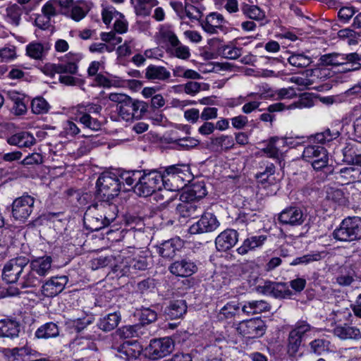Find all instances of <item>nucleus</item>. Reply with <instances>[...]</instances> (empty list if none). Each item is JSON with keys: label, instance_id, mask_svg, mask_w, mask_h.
Wrapping results in <instances>:
<instances>
[{"label": "nucleus", "instance_id": "ea45409f", "mask_svg": "<svg viewBox=\"0 0 361 361\" xmlns=\"http://www.w3.org/2000/svg\"><path fill=\"white\" fill-rule=\"evenodd\" d=\"M11 355L17 361H30L32 357H38L39 353L30 347L24 346L13 348Z\"/></svg>", "mask_w": 361, "mask_h": 361}, {"label": "nucleus", "instance_id": "6e6552de", "mask_svg": "<svg viewBox=\"0 0 361 361\" xmlns=\"http://www.w3.org/2000/svg\"><path fill=\"white\" fill-rule=\"evenodd\" d=\"M236 331L247 338H257L265 334L266 325L260 318H253L238 323Z\"/></svg>", "mask_w": 361, "mask_h": 361}, {"label": "nucleus", "instance_id": "338daca9", "mask_svg": "<svg viewBox=\"0 0 361 361\" xmlns=\"http://www.w3.org/2000/svg\"><path fill=\"white\" fill-rule=\"evenodd\" d=\"M87 11L86 8L74 4L71 7L70 16L75 21H80L86 16Z\"/></svg>", "mask_w": 361, "mask_h": 361}, {"label": "nucleus", "instance_id": "680f3d73", "mask_svg": "<svg viewBox=\"0 0 361 361\" xmlns=\"http://www.w3.org/2000/svg\"><path fill=\"white\" fill-rule=\"evenodd\" d=\"M80 132V130L75 123L72 121H67L63 124L61 135L67 138L74 137L75 135H78Z\"/></svg>", "mask_w": 361, "mask_h": 361}, {"label": "nucleus", "instance_id": "7ed1b4c3", "mask_svg": "<svg viewBox=\"0 0 361 361\" xmlns=\"http://www.w3.org/2000/svg\"><path fill=\"white\" fill-rule=\"evenodd\" d=\"M52 259L50 256L37 257L29 264V271L22 277L19 285L22 288L36 287L42 279L51 271Z\"/></svg>", "mask_w": 361, "mask_h": 361}, {"label": "nucleus", "instance_id": "37998d69", "mask_svg": "<svg viewBox=\"0 0 361 361\" xmlns=\"http://www.w3.org/2000/svg\"><path fill=\"white\" fill-rule=\"evenodd\" d=\"M59 334L58 326L54 322H48L42 325L35 331L37 338H50L56 337Z\"/></svg>", "mask_w": 361, "mask_h": 361}, {"label": "nucleus", "instance_id": "dca6fc26", "mask_svg": "<svg viewBox=\"0 0 361 361\" xmlns=\"http://www.w3.org/2000/svg\"><path fill=\"white\" fill-rule=\"evenodd\" d=\"M220 224L216 216L212 213H204L196 223L191 225L189 231L191 234H199L212 232L216 230Z\"/></svg>", "mask_w": 361, "mask_h": 361}, {"label": "nucleus", "instance_id": "49530a36", "mask_svg": "<svg viewBox=\"0 0 361 361\" xmlns=\"http://www.w3.org/2000/svg\"><path fill=\"white\" fill-rule=\"evenodd\" d=\"M50 73H70L75 74L78 71V66L75 62L66 63L50 64L45 68Z\"/></svg>", "mask_w": 361, "mask_h": 361}, {"label": "nucleus", "instance_id": "c03bdc74", "mask_svg": "<svg viewBox=\"0 0 361 361\" xmlns=\"http://www.w3.org/2000/svg\"><path fill=\"white\" fill-rule=\"evenodd\" d=\"M355 271L350 266H343L340 268L336 279L340 286H346L355 281Z\"/></svg>", "mask_w": 361, "mask_h": 361}, {"label": "nucleus", "instance_id": "c756f323", "mask_svg": "<svg viewBox=\"0 0 361 361\" xmlns=\"http://www.w3.org/2000/svg\"><path fill=\"white\" fill-rule=\"evenodd\" d=\"M187 312L186 302L183 300H175L165 308L164 314L169 319L181 318Z\"/></svg>", "mask_w": 361, "mask_h": 361}, {"label": "nucleus", "instance_id": "f704fd0d", "mask_svg": "<svg viewBox=\"0 0 361 361\" xmlns=\"http://www.w3.org/2000/svg\"><path fill=\"white\" fill-rule=\"evenodd\" d=\"M134 11L137 16H148L152 8L158 5L157 0H130Z\"/></svg>", "mask_w": 361, "mask_h": 361}, {"label": "nucleus", "instance_id": "9b49d317", "mask_svg": "<svg viewBox=\"0 0 361 361\" xmlns=\"http://www.w3.org/2000/svg\"><path fill=\"white\" fill-rule=\"evenodd\" d=\"M35 199L30 195H23L16 199L12 204L13 217L18 221H24L32 214Z\"/></svg>", "mask_w": 361, "mask_h": 361}, {"label": "nucleus", "instance_id": "5701e85b", "mask_svg": "<svg viewBox=\"0 0 361 361\" xmlns=\"http://www.w3.org/2000/svg\"><path fill=\"white\" fill-rule=\"evenodd\" d=\"M176 207V212L182 218H195L202 212V208L198 201L182 200Z\"/></svg>", "mask_w": 361, "mask_h": 361}, {"label": "nucleus", "instance_id": "e2e57ef3", "mask_svg": "<svg viewBox=\"0 0 361 361\" xmlns=\"http://www.w3.org/2000/svg\"><path fill=\"white\" fill-rule=\"evenodd\" d=\"M343 157L345 161L361 166V154H356L353 147H345L343 149Z\"/></svg>", "mask_w": 361, "mask_h": 361}, {"label": "nucleus", "instance_id": "cd10ccee", "mask_svg": "<svg viewBox=\"0 0 361 361\" xmlns=\"http://www.w3.org/2000/svg\"><path fill=\"white\" fill-rule=\"evenodd\" d=\"M100 202L94 205V209H97V212H100L106 224L109 225L116 219L118 209L114 204L110 203V201L99 200Z\"/></svg>", "mask_w": 361, "mask_h": 361}, {"label": "nucleus", "instance_id": "423d86ee", "mask_svg": "<svg viewBox=\"0 0 361 361\" xmlns=\"http://www.w3.org/2000/svg\"><path fill=\"white\" fill-rule=\"evenodd\" d=\"M334 238L339 241L350 242L361 239V217L353 216L342 221L333 232Z\"/></svg>", "mask_w": 361, "mask_h": 361}, {"label": "nucleus", "instance_id": "4c0bfd02", "mask_svg": "<svg viewBox=\"0 0 361 361\" xmlns=\"http://www.w3.org/2000/svg\"><path fill=\"white\" fill-rule=\"evenodd\" d=\"M207 195V190L203 183L193 184L191 188L180 195V200L196 201L202 199Z\"/></svg>", "mask_w": 361, "mask_h": 361}, {"label": "nucleus", "instance_id": "bf43d9fd", "mask_svg": "<svg viewBox=\"0 0 361 361\" xmlns=\"http://www.w3.org/2000/svg\"><path fill=\"white\" fill-rule=\"evenodd\" d=\"M220 53L224 58L233 60L241 55L242 49L233 45H224L220 48Z\"/></svg>", "mask_w": 361, "mask_h": 361}, {"label": "nucleus", "instance_id": "aec40b11", "mask_svg": "<svg viewBox=\"0 0 361 361\" xmlns=\"http://www.w3.org/2000/svg\"><path fill=\"white\" fill-rule=\"evenodd\" d=\"M170 272L180 277H188L197 270L196 264L189 259H182L173 262L169 267Z\"/></svg>", "mask_w": 361, "mask_h": 361}, {"label": "nucleus", "instance_id": "6ab92c4d", "mask_svg": "<svg viewBox=\"0 0 361 361\" xmlns=\"http://www.w3.org/2000/svg\"><path fill=\"white\" fill-rule=\"evenodd\" d=\"M163 36L164 39L170 43L173 56L183 60H186L190 58V49L180 43L173 32L171 30L165 31L163 33Z\"/></svg>", "mask_w": 361, "mask_h": 361}, {"label": "nucleus", "instance_id": "09e8293b", "mask_svg": "<svg viewBox=\"0 0 361 361\" xmlns=\"http://www.w3.org/2000/svg\"><path fill=\"white\" fill-rule=\"evenodd\" d=\"M244 15L255 20H261L264 18L265 13L258 6L244 4L241 7Z\"/></svg>", "mask_w": 361, "mask_h": 361}, {"label": "nucleus", "instance_id": "473e14b6", "mask_svg": "<svg viewBox=\"0 0 361 361\" xmlns=\"http://www.w3.org/2000/svg\"><path fill=\"white\" fill-rule=\"evenodd\" d=\"M211 146L219 152H228L235 146L234 139L229 135H220L211 138Z\"/></svg>", "mask_w": 361, "mask_h": 361}, {"label": "nucleus", "instance_id": "4d7b16f0", "mask_svg": "<svg viewBox=\"0 0 361 361\" xmlns=\"http://www.w3.org/2000/svg\"><path fill=\"white\" fill-rule=\"evenodd\" d=\"M340 133L338 130L331 132L329 129L324 132L317 133L314 137V141L318 144L324 145L337 138Z\"/></svg>", "mask_w": 361, "mask_h": 361}, {"label": "nucleus", "instance_id": "f8f14e48", "mask_svg": "<svg viewBox=\"0 0 361 361\" xmlns=\"http://www.w3.org/2000/svg\"><path fill=\"white\" fill-rule=\"evenodd\" d=\"M174 349V342L169 337L154 339L147 348L151 359L157 360L169 355Z\"/></svg>", "mask_w": 361, "mask_h": 361}, {"label": "nucleus", "instance_id": "13d9d810", "mask_svg": "<svg viewBox=\"0 0 361 361\" xmlns=\"http://www.w3.org/2000/svg\"><path fill=\"white\" fill-rule=\"evenodd\" d=\"M289 63L298 68H305L311 63V59L302 54H293L288 58Z\"/></svg>", "mask_w": 361, "mask_h": 361}, {"label": "nucleus", "instance_id": "052dcab7", "mask_svg": "<svg viewBox=\"0 0 361 361\" xmlns=\"http://www.w3.org/2000/svg\"><path fill=\"white\" fill-rule=\"evenodd\" d=\"M123 13L118 12L116 8L111 6H106L102 8V17L104 24L109 25L113 18H117L121 16Z\"/></svg>", "mask_w": 361, "mask_h": 361}, {"label": "nucleus", "instance_id": "39448f33", "mask_svg": "<svg viewBox=\"0 0 361 361\" xmlns=\"http://www.w3.org/2000/svg\"><path fill=\"white\" fill-rule=\"evenodd\" d=\"M96 185L97 198L99 200L110 201L118 196L121 190L119 177L111 172L102 173L98 178Z\"/></svg>", "mask_w": 361, "mask_h": 361}, {"label": "nucleus", "instance_id": "f257e3e1", "mask_svg": "<svg viewBox=\"0 0 361 361\" xmlns=\"http://www.w3.org/2000/svg\"><path fill=\"white\" fill-rule=\"evenodd\" d=\"M187 164L168 166L163 172L158 170L142 171L140 182L135 185V192L139 196L148 197L161 190L164 186L168 190H178L185 185L183 181L188 176Z\"/></svg>", "mask_w": 361, "mask_h": 361}, {"label": "nucleus", "instance_id": "20e7f679", "mask_svg": "<svg viewBox=\"0 0 361 361\" xmlns=\"http://www.w3.org/2000/svg\"><path fill=\"white\" fill-rule=\"evenodd\" d=\"M102 106L94 103H82L75 107V120L85 128L93 131L101 128V122L97 116L100 114Z\"/></svg>", "mask_w": 361, "mask_h": 361}, {"label": "nucleus", "instance_id": "864d4df0", "mask_svg": "<svg viewBox=\"0 0 361 361\" xmlns=\"http://www.w3.org/2000/svg\"><path fill=\"white\" fill-rule=\"evenodd\" d=\"M302 341L295 337L290 333L288 334L287 340V353L290 357H295L299 355Z\"/></svg>", "mask_w": 361, "mask_h": 361}, {"label": "nucleus", "instance_id": "79ce46f5", "mask_svg": "<svg viewBox=\"0 0 361 361\" xmlns=\"http://www.w3.org/2000/svg\"><path fill=\"white\" fill-rule=\"evenodd\" d=\"M312 106V103L310 101L306 100L305 99H300L298 102H293L287 107L283 103H275L268 106L267 110L269 112H276L281 111L286 109H302L309 108Z\"/></svg>", "mask_w": 361, "mask_h": 361}, {"label": "nucleus", "instance_id": "393cba45", "mask_svg": "<svg viewBox=\"0 0 361 361\" xmlns=\"http://www.w3.org/2000/svg\"><path fill=\"white\" fill-rule=\"evenodd\" d=\"M267 240L264 235H252L245 238L240 246L236 251L240 255H245L250 252L255 251L256 249L261 247Z\"/></svg>", "mask_w": 361, "mask_h": 361}, {"label": "nucleus", "instance_id": "a211bd4d", "mask_svg": "<svg viewBox=\"0 0 361 361\" xmlns=\"http://www.w3.org/2000/svg\"><path fill=\"white\" fill-rule=\"evenodd\" d=\"M75 355L82 360L92 357L97 351L96 343L90 338L80 337L73 343Z\"/></svg>", "mask_w": 361, "mask_h": 361}, {"label": "nucleus", "instance_id": "2eb2a0df", "mask_svg": "<svg viewBox=\"0 0 361 361\" xmlns=\"http://www.w3.org/2000/svg\"><path fill=\"white\" fill-rule=\"evenodd\" d=\"M257 290L264 295L279 299L290 298L292 295L291 290L285 283L267 281L263 285L257 286Z\"/></svg>", "mask_w": 361, "mask_h": 361}, {"label": "nucleus", "instance_id": "b1692460", "mask_svg": "<svg viewBox=\"0 0 361 361\" xmlns=\"http://www.w3.org/2000/svg\"><path fill=\"white\" fill-rule=\"evenodd\" d=\"M183 241L179 238H174L163 242L159 246V253L164 258L172 259L183 247Z\"/></svg>", "mask_w": 361, "mask_h": 361}, {"label": "nucleus", "instance_id": "1a4fd4ad", "mask_svg": "<svg viewBox=\"0 0 361 361\" xmlns=\"http://www.w3.org/2000/svg\"><path fill=\"white\" fill-rule=\"evenodd\" d=\"M28 263L29 259L23 256L10 259L4 265L2 273L3 279L9 283H16Z\"/></svg>", "mask_w": 361, "mask_h": 361}, {"label": "nucleus", "instance_id": "9d476101", "mask_svg": "<svg viewBox=\"0 0 361 361\" xmlns=\"http://www.w3.org/2000/svg\"><path fill=\"white\" fill-rule=\"evenodd\" d=\"M126 257V252L121 251L106 256H100L92 261V268L109 267L114 272L121 274V264Z\"/></svg>", "mask_w": 361, "mask_h": 361}, {"label": "nucleus", "instance_id": "72a5a7b5", "mask_svg": "<svg viewBox=\"0 0 361 361\" xmlns=\"http://www.w3.org/2000/svg\"><path fill=\"white\" fill-rule=\"evenodd\" d=\"M51 46L49 42H31L27 45V54L34 59H42L50 49Z\"/></svg>", "mask_w": 361, "mask_h": 361}, {"label": "nucleus", "instance_id": "bb28decb", "mask_svg": "<svg viewBox=\"0 0 361 361\" xmlns=\"http://www.w3.org/2000/svg\"><path fill=\"white\" fill-rule=\"evenodd\" d=\"M145 78L152 81H166L171 78V73L164 66L149 65L145 69Z\"/></svg>", "mask_w": 361, "mask_h": 361}, {"label": "nucleus", "instance_id": "6e6d98bb", "mask_svg": "<svg viewBox=\"0 0 361 361\" xmlns=\"http://www.w3.org/2000/svg\"><path fill=\"white\" fill-rule=\"evenodd\" d=\"M50 108L48 102L41 97H36L31 102L32 111L35 114H43L48 112Z\"/></svg>", "mask_w": 361, "mask_h": 361}, {"label": "nucleus", "instance_id": "a18cd8bd", "mask_svg": "<svg viewBox=\"0 0 361 361\" xmlns=\"http://www.w3.org/2000/svg\"><path fill=\"white\" fill-rule=\"evenodd\" d=\"M324 256L325 253L324 252L312 251L307 255L295 258L290 262V265H307L310 263L321 260Z\"/></svg>", "mask_w": 361, "mask_h": 361}, {"label": "nucleus", "instance_id": "a19ab883", "mask_svg": "<svg viewBox=\"0 0 361 361\" xmlns=\"http://www.w3.org/2000/svg\"><path fill=\"white\" fill-rule=\"evenodd\" d=\"M240 313L239 303L235 301L227 302L218 314L219 320H231Z\"/></svg>", "mask_w": 361, "mask_h": 361}, {"label": "nucleus", "instance_id": "5fc2aeb1", "mask_svg": "<svg viewBox=\"0 0 361 361\" xmlns=\"http://www.w3.org/2000/svg\"><path fill=\"white\" fill-rule=\"evenodd\" d=\"M141 327L140 325H128L118 329L116 334L121 338H129L139 336V331Z\"/></svg>", "mask_w": 361, "mask_h": 361}, {"label": "nucleus", "instance_id": "ddd939ff", "mask_svg": "<svg viewBox=\"0 0 361 361\" xmlns=\"http://www.w3.org/2000/svg\"><path fill=\"white\" fill-rule=\"evenodd\" d=\"M126 257L121 267V275L125 276L134 274L137 271H142L147 269L148 262L146 256L137 254L133 257L128 255L126 250Z\"/></svg>", "mask_w": 361, "mask_h": 361}, {"label": "nucleus", "instance_id": "58836bf2", "mask_svg": "<svg viewBox=\"0 0 361 361\" xmlns=\"http://www.w3.org/2000/svg\"><path fill=\"white\" fill-rule=\"evenodd\" d=\"M121 319V314L118 312H114L101 318L97 325L101 330L104 331H110L117 327Z\"/></svg>", "mask_w": 361, "mask_h": 361}, {"label": "nucleus", "instance_id": "e433bc0d", "mask_svg": "<svg viewBox=\"0 0 361 361\" xmlns=\"http://www.w3.org/2000/svg\"><path fill=\"white\" fill-rule=\"evenodd\" d=\"M318 329L312 326L305 320L298 321L292 329L289 331L292 335L302 341V339L311 333L317 331Z\"/></svg>", "mask_w": 361, "mask_h": 361}, {"label": "nucleus", "instance_id": "2f4dec72", "mask_svg": "<svg viewBox=\"0 0 361 361\" xmlns=\"http://www.w3.org/2000/svg\"><path fill=\"white\" fill-rule=\"evenodd\" d=\"M334 334L342 340L361 338L360 329L348 324L336 326L334 329Z\"/></svg>", "mask_w": 361, "mask_h": 361}, {"label": "nucleus", "instance_id": "774afa93", "mask_svg": "<svg viewBox=\"0 0 361 361\" xmlns=\"http://www.w3.org/2000/svg\"><path fill=\"white\" fill-rule=\"evenodd\" d=\"M157 312L149 308H144L141 311L140 321L143 324H147L156 321Z\"/></svg>", "mask_w": 361, "mask_h": 361}, {"label": "nucleus", "instance_id": "69168bd1", "mask_svg": "<svg viewBox=\"0 0 361 361\" xmlns=\"http://www.w3.org/2000/svg\"><path fill=\"white\" fill-rule=\"evenodd\" d=\"M174 142L183 149L188 150L195 147L200 144V141L191 137H185L176 139Z\"/></svg>", "mask_w": 361, "mask_h": 361}, {"label": "nucleus", "instance_id": "f03ea898", "mask_svg": "<svg viewBox=\"0 0 361 361\" xmlns=\"http://www.w3.org/2000/svg\"><path fill=\"white\" fill-rule=\"evenodd\" d=\"M108 99L116 104L118 116L126 121L140 119L147 111L148 105L142 101L133 99L121 93H110Z\"/></svg>", "mask_w": 361, "mask_h": 361}, {"label": "nucleus", "instance_id": "de8ad7c7", "mask_svg": "<svg viewBox=\"0 0 361 361\" xmlns=\"http://www.w3.org/2000/svg\"><path fill=\"white\" fill-rule=\"evenodd\" d=\"M132 343L126 341L118 346H114L113 348L116 350L115 355L126 360L135 357V351L132 348Z\"/></svg>", "mask_w": 361, "mask_h": 361}, {"label": "nucleus", "instance_id": "0e129e2a", "mask_svg": "<svg viewBox=\"0 0 361 361\" xmlns=\"http://www.w3.org/2000/svg\"><path fill=\"white\" fill-rule=\"evenodd\" d=\"M343 65H350V69L359 70L361 67L359 61L361 57L357 53H350L349 54H343Z\"/></svg>", "mask_w": 361, "mask_h": 361}, {"label": "nucleus", "instance_id": "8fccbe9b", "mask_svg": "<svg viewBox=\"0 0 361 361\" xmlns=\"http://www.w3.org/2000/svg\"><path fill=\"white\" fill-rule=\"evenodd\" d=\"M142 171H126L121 173L118 176L121 180V185L126 183L128 186L135 185L137 182H140Z\"/></svg>", "mask_w": 361, "mask_h": 361}, {"label": "nucleus", "instance_id": "0eeeda50", "mask_svg": "<svg viewBox=\"0 0 361 361\" xmlns=\"http://www.w3.org/2000/svg\"><path fill=\"white\" fill-rule=\"evenodd\" d=\"M302 157L305 161L310 162L316 171L327 166L329 162V155L326 149L316 145L307 146L303 150Z\"/></svg>", "mask_w": 361, "mask_h": 361}, {"label": "nucleus", "instance_id": "3c124183", "mask_svg": "<svg viewBox=\"0 0 361 361\" xmlns=\"http://www.w3.org/2000/svg\"><path fill=\"white\" fill-rule=\"evenodd\" d=\"M24 7L14 4L6 8V16L11 20L12 23L18 25L20 20V17L23 13Z\"/></svg>", "mask_w": 361, "mask_h": 361}, {"label": "nucleus", "instance_id": "c85d7f7f", "mask_svg": "<svg viewBox=\"0 0 361 361\" xmlns=\"http://www.w3.org/2000/svg\"><path fill=\"white\" fill-rule=\"evenodd\" d=\"M307 350L317 355H323L331 351V343L326 338H317L307 344Z\"/></svg>", "mask_w": 361, "mask_h": 361}, {"label": "nucleus", "instance_id": "412c9836", "mask_svg": "<svg viewBox=\"0 0 361 361\" xmlns=\"http://www.w3.org/2000/svg\"><path fill=\"white\" fill-rule=\"evenodd\" d=\"M238 240V232L234 229H226L216 238L215 245L219 251H226L233 247Z\"/></svg>", "mask_w": 361, "mask_h": 361}, {"label": "nucleus", "instance_id": "603ef678", "mask_svg": "<svg viewBox=\"0 0 361 361\" xmlns=\"http://www.w3.org/2000/svg\"><path fill=\"white\" fill-rule=\"evenodd\" d=\"M343 54L331 53L322 55L319 59V62L324 66H340L343 65Z\"/></svg>", "mask_w": 361, "mask_h": 361}, {"label": "nucleus", "instance_id": "f3484780", "mask_svg": "<svg viewBox=\"0 0 361 361\" xmlns=\"http://www.w3.org/2000/svg\"><path fill=\"white\" fill-rule=\"evenodd\" d=\"M68 282V279L66 276H52L42 284L41 293L44 297H54L64 290Z\"/></svg>", "mask_w": 361, "mask_h": 361}, {"label": "nucleus", "instance_id": "4be33fe9", "mask_svg": "<svg viewBox=\"0 0 361 361\" xmlns=\"http://www.w3.org/2000/svg\"><path fill=\"white\" fill-rule=\"evenodd\" d=\"M96 212L97 209H94L92 206L87 209L84 216V224L87 229L92 231H97L109 226L103 216Z\"/></svg>", "mask_w": 361, "mask_h": 361}, {"label": "nucleus", "instance_id": "7c9ffc66", "mask_svg": "<svg viewBox=\"0 0 361 361\" xmlns=\"http://www.w3.org/2000/svg\"><path fill=\"white\" fill-rule=\"evenodd\" d=\"M20 333L18 322L11 319L0 320V338H17Z\"/></svg>", "mask_w": 361, "mask_h": 361}, {"label": "nucleus", "instance_id": "4468645a", "mask_svg": "<svg viewBox=\"0 0 361 361\" xmlns=\"http://www.w3.org/2000/svg\"><path fill=\"white\" fill-rule=\"evenodd\" d=\"M306 219L303 209L297 206H290L285 208L279 214L278 220L283 225L297 226L302 225Z\"/></svg>", "mask_w": 361, "mask_h": 361}, {"label": "nucleus", "instance_id": "a878e982", "mask_svg": "<svg viewBox=\"0 0 361 361\" xmlns=\"http://www.w3.org/2000/svg\"><path fill=\"white\" fill-rule=\"evenodd\" d=\"M36 140L33 135L27 131L16 133L7 138V142L11 145L20 148L30 147L35 144Z\"/></svg>", "mask_w": 361, "mask_h": 361}, {"label": "nucleus", "instance_id": "c9c22d12", "mask_svg": "<svg viewBox=\"0 0 361 361\" xmlns=\"http://www.w3.org/2000/svg\"><path fill=\"white\" fill-rule=\"evenodd\" d=\"M270 307L269 304L265 300H252L243 305L242 311L247 315H252L268 312Z\"/></svg>", "mask_w": 361, "mask_h": 361}]
</instances>
